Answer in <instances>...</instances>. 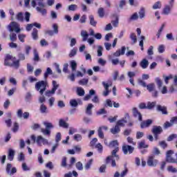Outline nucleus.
<instances>
[{"instance_id":"680f3d73","label":"nucleus","mask_w":177,"mask_h":177,"mask_svg":"<svg viewBox=\"0 0 177 177\" xmlns=\"http://www.w3.org/2000/svg\"><path fill=\"white\" fill-rule=\"evenodd\" d=\"M107 168V166H106V165H102L100 169H99V172L100 174H103L104 172H106V169Z\"/></svg>"},{"instance_id":"7ed1b4c3","label":"nucleus","mask_w":177,"mask_h":177,"mask_svg":"<svg viewBox=\"0 0 177 177\" xmlns=\"http://www.w3.org/2000/svg\"><path fill=\"white\" fill-rule=\"evenodd\" d=\"M44 125L46 128L41 129V132L44 136H50V129H53V124L51 122H44Z\"/></svg>"},{"instance_id":"9d476101","label":"nucleus","mask_w":177,"mask_h":177,"mask_svg":"<svg viewBox=\"0 0 177 177\" xmlns=\"http://www.w3.org/2000/svg\"><path fill=\"white\" fill-rule=\"evenodd\" d=\"M36 143H37L39 146H42V145H48V140L42 137V136H39L37 138Z\"/></svg>"},{"instance_id":"b1692460","label":"nucleus","mask_w":177,"mask_h":177,"mask_svg":"<svg viewBox=\"0 0 177 177\" xmlns=\"http://www.w3.org/2000/svg\"><path fill=\"white\" fill-rule=\"evenodd\" d=\"M81 37H82L83 39L82 41L85 42L88 39V37H89V35L88 34V32L86 30H82L80 33Z\"/></svg>"},{"instance_id":"a19ab883","label":"nucleus","mask_w":177,"mask_h":177,"mask_svg":"<svg viewBox=\"0 0 177 177\" xmlns=\"http://www.w3.org/2000/svg\"><path fill=\"white\" fill-rule=\"evenodd\" d=\"M113 101H111V100L110 99H107L105 101V107H113Z\"/></svg>"},{"instance_id":"13d9d810","label":"nucleus","mask_w":177,"mask_h":177,"mask_svg":"<svg viewBox=\"0 0 177 177\" xmlns=\"http://www.w3.org/2000/svg\"><path fill=\"white\" fill-rule=\"evenodd\" d=\"M75 55H77V49L76 48H73L71 50L68 56H69V57H74V56H75Z\"/></svg>"},{"instance_id":"bf43d9fd","label":"nucleus","mask_w":177,"mask_h":177,"mask_svg":"<svg viewBox=\"0 0 177 177\" xmlns=\"http://www.w3.org/2000/svg\"><path fill=\"white\" fill-rule=\"evenodd\" d=\"M10 41H12V42H15V41L17 39V35H16V33H11L10 35Z\"/></svg>"},{"instance_id":"c9c22d12","label":"nucleus","mask_w":177,"mask_h":177,"mask_svg":"<svg viewBox=\"0 0 177 177\" xmlns=\"http://www.w3.org/2000/svg\"><path fill=\"white\" fill-rule=\"evenodd\" d=\"M138 147V149H147V147H149V145H146L145 140H142L140 142H139Z\"/></svg>"},{"instance_id":"37998d69","label":"nucleus","mask_w":177,"mask_h":177,"mask_svg":"<svg viewBox=\"0 0 177 177\" xmlns=\"http://www.w3.org/2000/svg\"><path fill=\"white\" fill-rule=\"evenodd\" d=\"M161 2L160 1H157L156 2L153 6H152V9L156 10V9H161Z\"/></svg>"},{"instance_id":"c756f323","label":"nucleus","mask_w":177,"mask_h":177,"mask_svg":"<svg viewBox=\"0 0 177 177\" xmlns=\"http://www.w3.org/2000/svg\"><path fill=\"white\" fill-rule=\"evenodd\" d=\"M32 38L35 41H37L38 39V30L37 28H34L32 32Z\"/></svg>"},{"instance_id":"69168bd1","label":"nucleus","mask_w":177,"mask_h":177,"mask_svg":"<svg viewBox=\"0 0 177 177\" xmlns=\"http://www.w3.org/2000/svg\"><path fill=\"white\" fill-rule=\"evenodd\" d=\"M138 19H139V15H138V12H135L130 17V20H138Z\"/></svg>"},{"instance_id":"e2e57ef3","label":"nucleus","mask_w":177,"mask_h":177,"mask_svg":"<svg viewBox=\"0 0 177 177\" xmlns=\"http://www.w3.org/2000/svg\"><path fill=\"white\" fill-rule=\"evenodd\" d=\"M18 57H19L18 60H19V62L23 61V60H26V55H24V53H19L18 54Z\"/></svg>"},{"instance_id":"2eb2a0df","label":"nucleus","mask_w":177,"mask_h":177,"mask_svg":"<svg viewBox=\"0 0 177 177\" xmlns=\"http://www.w3.org/2000/svg\"><path fill=\"white\" fill-rule=\"evenodd\" d=\"M151 132L153 135H160L162 132V127L160 126H153Z\"/></svg>"},{"instance_id":"aec40b11","label":"nucleus","mask_w":177,"mask_h":177,"mask_svg":"<svg viewBox=\"0 0 177 177\" xmlns=\"http://www.w3.org/2000/svg\"><path fill=\"white\" fill-rule=\"evenodd\" d=\"M110 131L113 135H117V133H120L121 129L116 124L113 128H111Z\"/></svg>"},{"instance_id":"dca6fc26","label":"nucleus","mask_w":177,"mask_h":177,"mask_svg":"<svg viewBox=\"0 0 177 177\" xmlns=\"http://www.w3.org/2000/svg\"><path fill=\"white\" fill-rule=\"evenodd\" d=\"M82 102L80 100L72 99L70 100L69 104L71 107H77L78 104H81Z\"/></svg>"},{"instance_id":"20e7f679","label":"nucleus","mask_w":177,"mask_h":177,"mask_svg":"<svg viewBox=\"0 0 177 177\" xmlns=\"http://www.w3.org/2000/svg\"><path fill=\"white\" fill-rule=\"evenodd\" d=\"M8 30L10 32H12V31H15V32L19 33L21 31L19 24L15 21H12L10 23V25H8Z\"/></svg>"},{"instance_id":"a878e982","label":"nucleus","mask_w":177,"mask_h":177,"mask_svg":"<svg viewBox=\"0 0 177 177\" xmlns=\"http://www.w3.org/2000/svg\"><path fill=\"white\" fill-rule=\"evenodd\" d=\"M172 7L169 6V5H166L165 8H163V15H168L169 13H171V9Z\"/></svg>"},{"instance_id":"473e14b6","label":"nucleus","mask_w":177,"mask_h":177,"mask_svg":"<svg viewBox=\"0 0 177 177\" xmlns=\"http://www.w3.org/2000/svg\"><path fill=\"white\" fill-rule=\"evenodd\" d=\"M130 39H131L133 45H135V44L138 42V38L136 37V35L135 33H131Z\"/></svg>"},{"instance_id":"09e8293b","label":"nucleus","mask_w":177,"mask_h":177,"mask_svg":"<svg viewBox=\"0 0 177 177\" xmlns=\"http://www.w3.org/2000/svg\"><path fill=\"white\" fill-rule=\"evenodd\" d=\"M73 139L76 142H81V140H82V136L81 134H75Z\"/></svg>"},{"instance_id":"4d7b16f0","label":"nucleus","mask_w":177,"mask_h":177,"mask_svg":"<svg viewBox=\"0 0 177 177\" xmlns=\"http://www.w3.org/2000/svg\"><path fill=\"white\" fill-rule=\"evenodd\" d=\"M93 162V159H91L84 166L85 169L88 170L91 168V165Z\"/></svg>"},{"instance_id":"393cba45","label":"nucleus","mask_w":177,"mask_h":177,"mask_svg":"<svg viewBox=\"0 0 177 177\" xmlns=\"http://www.w3.org/2000/svg\"><path fill=\"white\" fill-rule=\"evenodd\" d=\"M93 107V105L92 104H88L87 105V107L86 109V114H87V115H92Z\"/></svg>"},{"instance_id":"6ab92c4d","label":"nucleus","mask_w":177,"mask_h":177,"mask_svg":"<svg viewBox=\"0 0 177 177\" xmlns=\"http://www.w3.org/2000/svg\"><path fill=\"white\" fill-rule=\"evenodd\" d=\"M138 15L140 19H145L146 17V8L145 7H140Z\"/></svg>"},{"instance_id":"39448f33","label":"nucleus","mask_w":177,"mask_h":177,"mask_svg":"<svg viewBox=\"0 0 177 177\" xmlns=\"http://www.w3.org/2000/svg\"><path fill=\"white\" fill-rule=\"evenodd\" d=\"M53 29L52 30H47L45 31V34H47L50 37H53V35H57V34H59V26H57V24H53Z\"/></svg>"},{"instance_id":"412c9836","label":"nucleus","mask_w":177,"mask_h":177,"mask_svg":"<svg viewBox=\"0 0 177 177\" xmlns=\"http://www.w3.org/2000/svg\"><path fill=\"white\" fill-rule=\"evenodd\" d=\"M96 93V91L95 90L91 89L89 91V94L86 95L84 98V100H89L92 96L95 95Z\"/></svg>"},{"instance_id":"4468645a","label":"nucleus","mask_w":177,"mask_h":177,"mask_svg":"<svg viewBox=\"0 0 177 177\" xmlns=\"http://www.w3.org/2000/svg\"><path fill=\"white\" fill-rule=\"evenodd\" d=\"M153 124V120L148 119L147 120H145L140 123V128L142 129L145 128H149V127Z\"/></svg>"},{"instance_id":"6e6d98bb","label":"nucleus","mask_w":177,"mask_h":177,"mask_svg":"<svg viewBox=\"0 0 177 177\" xmlns=\"http://www.w3.org/2000/svg\"><path fill=\"white\" fill-rule=\"evenodd\" d=\"M167 171H168L169 172H172V174H176V172H177V169L175 168V167H172V166H169V167H167Z\"/></svg>"},{"instance_id":"58836bf2","label":"nucleus","mask_w":177,"mask_h":177,"mask_svg":"<svg viewBox=\"0 0 177 177\" xmlns=\"http://www.w3.org/2000/svg\"><path fill=\"white\" fill-rule=\"evenodd\" d=\"M77 93L78 96H84V95H85V91L84 90V88L78 87L77 88Z\"/></svg>"},{"instance_id":"cd10ccee","label":"nucleus","mask_w":177,"mask_h":177,"mask_svg":"<svg viewBox=\"0 0 177 177\" xmlns=\"http://www.w3.org/2000/svg\"><path fill=\"white\" fill-rule=\"evenodd\" d=\"M39 111L41 114H46V113H48V107H46L45 104H41L39 108Z\"/></svg>"},{"instance_id":"49530a36","label":"nucleus","mask_w":177,"mask_h":177,"mask_svg":"<svg viewBox=\"0 0 177 177\" xmlns=\"http://www.w3.org/2000/svg\"><path fill=\"white\" fill-rule=\"evenodd\" d=\"M117 146H118V140H117L111 141L109 145V147H117Z\"/></svg>"},{"instance_id":"f8f14e48","label":"nucleus","mask_w":177,"mask_h":177,"mask_svg":"<svg viewBox=\"0 0 177 177\" xmlns=\"http://www.w3.org/2000/svg\"><path fill=\"white\" fill-rule=\"evenodd\" d=\"M132 113H133V117H135L136 118H138L139 121H142V114L140 113V112H139V111H138L137 108H135V107L133 108Z\"/></svg>"},{"instance_id":"1a4fd4ad","label":"nucleus","mask_w":177,"mask_h":177,"mask_svg":"<svg viewBox=\"0 0 177 177\" xmlns=\"http://www.w3.org/2000/svg\"><path fill=\"white\" fill-rule=\"evenodd\" d=\"M133 150H135V148L131 145H124L122 147V151L125 155L128 154V151L129 154H131V153H133Z\"/></svg>"},{"instance_id":"a18cd8bd","label":"nucleus","mask_w":177,"mask_h":177,"mask_svg":"<svg viewBox=\"0 0 177 177\" xmlns=\"http://www.w3.org/2000/svg\"><path fill=\"white\" fill-rule=\"evenodd\" d=\"M99 17H104V8H100L97 11Z\"/></svg>"},{"instance_id":"8fccbe9b","label":"nucleus","mask_w":177,"mask_h":177,"mask_svg":"<svg viewBox=\"0 0 177 177\" xmlns=\"http://www.w3.org/2000/svg\"><path fill=\"white\" fill-rule=\"evenodd\" d=\"M71 67L72 71H75V70H77V62L74 60L71 61Z\"/></svg>"},{"instance_id":"0e129e2a","label":"nucleus","mask_w":177,"mask_h":177,"mask_svg":"<svg viewBox=\"0 0 177 177\" xmlns=\"http://www.w3.org/2000/svg\"><path fill=\"white\" fill-rule=\"evenodd\" d=\"M31 49H32V47L30 46H28V45L25 46V52L27 56L30 55V50H31Z\"/></svg>"},{"instance_id":"338daca9","label":"nucleus","mask_w":177,"mask_h":177,"mask_svg":"<svg viewBox=\"0 0 177 177\" xmlns=\"http://www.w3.org/2000/svg\"><path fill=\"white\" fill-rule=\"evenodd\" d=\"M27 71L28 73H32V71H34V66H31L30 64H27Z\"/></svg>"},{"instance_id":"052dcab7","label":"nucleus","mask_w":177,"mask_h":177,"mask_svg":"<svg viewBox=\"0 0 177 177\" xmlns=\"http://www.w3.org/2000/svg\"><path fill=\"white\" fill-rule=\"evenodd\" d=\"M76 168L79 171H82L84 169V166H82V163L81 162H77L76 163Z\"/></svg>"},{"instance_id":"f3484780","label":"nucleus","mask_w":177,"mask_h":177,"mask_svg":"<svg viewBox=\"0 0 177 177\" xmlns=\"http://www.w3.org/2000/svg\"><path fill=\"white\" fill-rule=\"evenodd\" d=\"M174 124H176L175 123V118H171V119L170 120V122H165V124L163 125V128L165 129H168V128H171V127H172L174 125Z\"/></svg>"},{"instance_id":"4c0bfd02","label":"nucleus","mask_w":177,"mask_h":177,"mask_svg":"<svg viewBox=\"0 0 177 177\" xmlns=\"http://www.w3.org/2000/svg\"><path fill=\"white\" fill-rule=\"evenodd\" d=\"M58 88H59V84H57V82L53 80V88L51 89V91H53V92L55 93Z\"/></svg>"},{"instance_id":"79ce46f5","label":"nucleus","mask_w":177,"mask_h":177,"mask_svg":"<svg viewBox=\"0 0 177 177\" xmlns=\"http://www.w3.org/2000/svg\"><path fill=\"white\" fill-rule=\"evenodd\" d=\"M156 104H157V102H149L147 105V109H148V110H151L153 107H155Z\"/></svg>"},{"instance_id":"c85d7f7f","label":"nucleus","mask_w":177,"mask_h":177,"mask_svg":"<svg viewBox=\"0 0 177 177\" xmlns=\"http://www.w3.org/2000/svg\"><path fill=\"white\" fill-rule=\"evenodd\" d=\"M89 20H90L91 26H93V27H96V25L97 24V21L95 20V17H93V15L89 16Z\"/></svg>"},{"instance_id":"423d86ee","label":"nucleus","mask_w":177,"mask_h":177,"mask_svg":"<svg viewBox=\"0 0 177 177\" xmlns=\"http://www.w3.org/2000/svg\"><path fill=\"white\" fill-rule=\"evenodd\" d=\"M172 154H174V151L172 150H169L166 153V161L167 162H171L173 164H177V160L174 158L172 157Z\"/></svg>"},{"instance_id":"5fc2aeb1","label":"nucleus","mask_w":177,"mask_h":177,"mask_svg":"<svg viewBox=\"0 0 177 177\" xmlns=\"http://www.w3.org/2000/svg\"><path fill=\"white\" fill-rule=\"evenodd\" d=\"M95 149H97V151L99 153H102L103 151V145L102 144L98 143L95 145Z\"/></svg>"},{"instance_id":"4be33fe9","label":"nucleus","mask_w":177,"mask_h":177,"mask_svg":"<svg viewBox=\"0 0 177 177\" xmlns=\"http://www.w3.org/2000/svg\"><path fill=\"white\" fill-rule=\"evenodd\" d=\"M66 39H70L71 40V44L70 46L73 48V46H75L77 44V39L75 38H71V37L67 35L66 36Z\"/></svg>"},{"instance_id":"de8ad7c7","label":"nucleus","mask_w":177,"mask_h":177,"mask_svg":"<svg viewBox=\"0 0 177 177\" xmlns=\"http://www.w3.org/2000/svg\"><path fill=\"white\" fill-rule=\"evenodd\" d=\"M88 82H89L88 79H82L78 82L80 85H88Z\"/></svg>"},{"instance_id":"ddd939ff","label":"nucleus","mask_w":177,"mask_h":177,"mask_svg":"<svg viewBox=\"0 0 177 177\" xmlns=\"http://www.w3.org/2000/svg\"><path fill=\"white\" fill-rule=\"evenodd\" d=\"M156 110H157V111H160L164 115H168V111L167 110V106L157 105Z\"/></svg>"},{"instance_id":"e433bc0d","label":"nucleus","mask_w":177,"mask_h":177,"mask_svg":"<svg viewBox=\"0 0 177 177\" xmlns=\"http://www.w3.org/2000/svg\"><path fill=\"white\" fill-rule=\"evenodd\" d=\"M59 127H62V128H68V124L67 122H66V121H64V120L61 119L59 121Z\"/></svg>"},{"instance_id":"7c9ffc66","label":"nucleus","mask_w":177,"mask_h":177,"mask_svg":"<svg viewBox=\"0 0 177 177\" xmlns=\"http://www.w3.org/2000/svg\"><path fill=\"white\" fill-rule=\"evenodd\" d=\"M33 55H34L33 60L35 62H39V55L38 54V51L37 50L36 48L33 50Z\"/></svg>"},{"instance_id":"f704fd0d","label":"nucleus","mask_w":177,"mask_h":177,"mask_svg":"<svg viewBox=\"0 0 177 177\" xmlns=\"http://www.w3.org/2000/svg\"><path fill=\"white\" fill-rule=\"evenodd\" d=\"M147 89L149 91V92H153L154 89H156V85L153 83H151L148 85H147Z\"/></svg>"},{"instance_id":"f03ea898","label":"nucleus","mask_w":177,"mask_h":177,"mask_svg":"<svg viewBox=\"0 0 177 177\" xmlns=\"http://www.w3.org/2000/svg\"><path fill=\"white\" fill-rule=\"evenodd\" d=\"M48 86V81L41 80L37 82L35 84V89L39 92L40 95H44L45 91H46V87Z\"/></svg>"},{"instance_id":"774afa93","label":"nucleus","mask_w":177,"mask_h":177,"mask_svg":"<svg viewBox=\"0 0 177 177\" xmlns=\"http://www.w3.org/2000/svg\"><path fill=\"white\" fill-rule=\"evenodd\" d=\"M177 91V88L175 87L174 85H171L170 87H169V92L170 93H174L175 92Z\"/></svg>"},{"instance_id":"5701e85b","label":"nucleus","mask_w":177,"mask_h":177,"mask_svg":"<svg viewBox=\"0 0 177 177\" xmlns=\"http://www.w3.org/2000/svg\"><path fill=\"white\" fill-rule=\"evenodd\" d=\"M140 66L142 68L146 69L149 66V61L146 59H142L140 63Z\"/></svg>"},{"instance_id":"864d4df0","label":"nucleus","mask_w":177,"mask_h":177,"mask_svg":"<svg viewBox=\"0 0 177 177\" xmlns=\"http://www.w3.org/2000/svg\"><path fill=\"white\" fill-rule=\"evenodd\" d=\"M156 82L158 85V89H161V87L162 86V82L161 80L158 77L156 78Z\"/></svg>"},{"instance_id":"f257e3e1","label":"nucleus","mask_w":177,"mask_h":177,"mask_svg":"<svg viewBox=\"0 0 177 177\" xmlns=\"http://www.w3.org/2000/svg\"><path fill=\"white\" fill-rule=\"evenodd\" d=\"M118 150V147H116L115 149L112 151L111 155L106 157V164H110V162H111L112 167H116L117 164L115 163V160H120V156L117 155ZM114 157L115 158V159H114Z\"/></svg>"},{"instance_id":"72a5a7b5","label":"nucleus","mask_w":177,"mask_h":177,"mask_svg":"<svg viewBox=\"0 0 177 177\" xmlns=\"http://www.w3.org/2000/svg\"><path fill=\"white\" fill-rule=\"evenodd\" d=\"M10 66V67H15V68H19L20 66V60H17V61H12V63H11V65H8Z\"/></svg>"},{"instance_id":"603ef678","label":"nucleus","mask_w":177,"mask_h":177,"mask_svg":"<svg viewBox=\"0 0 177 177\" xmlns=\"http://www.w3.org/2000/svg\"><path fill=\"white\" fill-rule=\"evenodd\" d=\"M16 18H17L18 21H24V19L23 18V13L22 12H19L17 15Z\"/></svg>"},{"instance_id":"c03bdc74","label":"nucleus","mask_w":177,"mask_h":177,"mask_svg":"<svg viewBox=\"0 0 177 177\" xmlns=\"http://www.w3.org/2000/svg\"><path fill=\"white\" fill-rule=\"evenodd\" d=\"M53 72L50 68H47L46 73H44V78H48V75H52Z\"/></svg>"},{"instance_id":"a211bd4d","label":"nucleus","mask_w":177,"mask_h":177,"mask_svg":"<svg viewBox=\"0 0 177 177\" xmlns=\"http://www.w3.org/2000/svg\"><path fill=\"white\" fill-rule=\"evenodd\" d=\"M16 151L12 149H8V160L13 161Z\"/></svg>"},{"instance_id":"9b49d317","label":"nucleus","mask_w":177,"mask_h":177,"mask_svg":"<svg viewBox=\"0 0 177 177\" xmlns=\"http://www.w3.org/2000/svg\"><path fill=\"white\" fill-rule=\"evenodd\" d=\"M16 59V57H13L10 55V54H8L6 57L4 64L5 66H10L12 65V62H10L9 61L11 60L12 62L15 61Z\"/></svg>"},{"instance_id":"ea45409f","label":"nucleus","mask_w":177,"mask_h":177,"mask_svg":"<svg viewBox=\"0 0 177 177\" xmlns=\"http://www.w3.org/2000/svg\"><path fill=\"white\" fill-rule=\"evenodd\" d=\"M68 9L69 11L74 12L77 10V9H78V6H77L76 4H71L68 6Z\"/></svg>"},{"instance_id":"2f4dec72","label":"nucleus","mask_w":177,"mask_h":177,"mask_svg":"<svg viewBox=\"0 0 177 177\" xmlns=\"http://www.w3.org/2000/svg\"><path fill=\"white\" fill-rule=\"evenodd\" d=\"M36 10L39 12L41 13L43 16H44V15H46V9L39 6V7H37L36 8Z\"/></svg>"},{"instance_id":"bb28decb","label":"nucleus","mask_w":177,"mask_h":177,"mask_svg":"<svg viewBox=\"0 0 177 177\" xmlns=\"http://www.w3.org/2000/svg\"><path fill=\"white\" fill-rule=\"evenodd\" d=\"M7 115H8L9 119L6 120L5 122L6 124L7 127H8L10 128V127H12V119H10V118H12V113H8L7 114Z\"/></svg>"},{"instance_id":"6e6552de","label":"nucleus","mask_w":177,"mask_h":177,"mask_svg":"<svg viewBox=\"0 0 177 177\" xmlns=\"http://www.w3.org/2000/svg\"><path fill=\"white\" fill-rule=\"evenodd\" d=\"M147 163L149 167H156L158 163V160L154 159L153 156H149Z\"/></svg>"},{"instance_id":"3c124183","label":"nucleus","mask_w":177,"mask_h":177,"mask_svg":"<svg viewBox=\"0 0 177 177\" xmlns=\"http://www.w3.org/2000/svg\"><path fill=\"white\" fill-rule=\"evenodd\" d=\"M55 93L53 90H48L45 92V96L46 97H51L52 95H55Z\"/></svg>"},{"instance_id":"0eeeda50","label":"nucleus","mask_w":177,"mask_h":177,"mask_svg":"<svg viewBox=\"0 0 177 177\" xmlns=\"http://www.w3.org/2000/svg\"><path fill=\"white\" fill-rule=\"evenodd\" d=\"M128 120H129V113H125L124 118L118 120L116 122V125H118V127H125V124H127V122H128Z\"/></svg>"}]
</instances>
